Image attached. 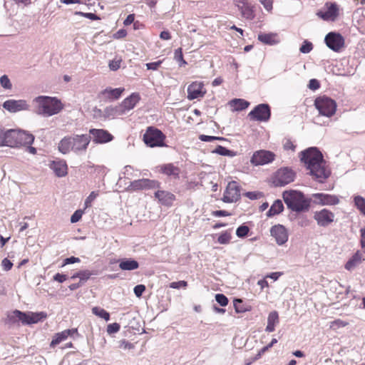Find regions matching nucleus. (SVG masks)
<instances>
[{
    "label": "nucleus",
    "mask_w": 365,
    "mask_h": 365,
    "mask_svg": "<svg viewBox=\"0 0 365 365\" xmlns=\"http://www.w3.org/2000/svg\"><path fill=\"white\" fill-rule=\"evenodd\" d=\"M301 160L309 170L312 178L319 182H324L331 171L323 159L322 153L317 148H309L300 153Z\"/></svg>",
    "instance_id": "f257e3e1"
},
{
    "label": "nucleus",
    "mask_w": 365,
    "mask_h": 365,
    "mask_svg": "<svg viewBox=\"0 0 365 365\" xmlns=\"http://www.w3.org/2000/svg\"><path fill=\"white\" fill-rule=\"evenodd\" d=\"M91 139V135L87 134L64 137L58 143V150L63 154H67L70 151L75 153H85Z\"/></svg>",
    "instance_id": "f03ea898"
},
{
    "label": "nucleus",
    "mask_w": 365,
    "mask_h": 365,
    "mask_svg": "<svg viewBox=\"0 0 365 365\" xmlns=\"http://www.w3.org/2000/svg\"><path fill=\"white\" fill-rule=\"evenodd\" d=\"M36 106V112L45 117L58 114L63 110V105L56 97L40 96L34 99Z\"/></svg>",
    "instance_id": "7ed1b4c3"
},
{
    "label": "nucleus",
    "mask_w": 365,
    "mask_h": 365,
    "mask_svg": "<svg viewBox=\"0 0 365 365\" xmlns=\"http://www.w3.org/2000/svg\"><path fill=\"white\" fill-rule=\"evenodd\" d=\"M4 146L19 148L31 145L34 141V136L27 131L18 129H9L5 131Z\"/></svg>",
    "instance_id": "20e7f679"
},
{
    "label": "nucleus",
    "mask_w": 365,
    "mask_h": 365,
    "mask_svg": "<svg viewBox=\"0 0 365 365\" xmlns=\"http://www.w3.org/2000/svg\"><path fill=\"white\" fill-rule=\"evenodd\" d=\"M282 197L287 207L292 211L300 212L309 210L310 200L306 198L304 194L299 191H284Z\"/></svg>",
    "instance_id": "39448f33"
},
{
    "label": "nucleus",
    "mask_w": 365,
    "mask_h": 365,
    "mask_svg": "<svg viewBox=\"0 0 365 365\" xmlns=\"http://www.w3.org/2000/svg\"><path fill=\"white\" fill-rule=\"evenodd\" d=\"M46 317L44 312H22L19 310H14L7 314V323L16 324L21 322L22 324H32L38 323Z\"/></svg>",
    "instance_id": "423d86ee"
},
{
    "label": "nucleus",
    "mask_w": 365,
    "mask_h": 365,
    "mask_svg": "<svg viewBox=\"0 0 365 365\" xmlns=\"http://www.w3.org/2000/svg\"><path fill=\"white\" fill-rule=\"evenodd\" d=\"M314 106L321 116L331 118L336 111V103L329 97L322 96L314 101Z\"/></svg>",
    "instance_id": "0eeeda50"
},
{
    "label": "nucleus",
    "mask_w": 365,
    "mask_h": 365,
    "mask_svg": "<svg viewBox=\"0 0 365 365\" xmlns=\"http://www.w3.org/2000/svg\"><path fill=\"white\" fill-rule=\"evenodd\" d=\"M165 138L163 132L153 127H148L143 135L144 143L150 148L164 146Z\"/></svg>",
    "instance_id": "6e6552de"
},
{
    "label": "nucleus",
    "mask_w": 365,
    "mask_h": 365,
    "mask_svg": "<svg viewBox=\"0 0 365 365\" xmlns=\"http://www.w3.org/2000/svg\"><path fill=\"white\" fill-rule=\"evenodd\" d=\"M160 183L158 180L143 178L130 182L126 187L128 192H135L143 190L155 189L160 187Z\"/></svg>",
    "instance_id": "1a4fd4ad"
},
{
    "label": "nucleus",
    "mask_w": 365,
    "mask_h": 365,
    "mask_svg": "<svg viewBox=\"0 0 365 365\" xmlns=\"http://www.w3.org/2000/svg\"><path fill=\"white\" fill-rule=\"evenodd\" d=\"M309 200L313 204L320 206L336 205L339 203V199L336 195L323 192L312 194Z\"/></svg>",
    "instance_id": "9d476101"
},
{
    "label": "nucleus",
    "mask_w": 365,
    "mask_h": 365,
    "mask_svg": "<svg viewBox=\"0 0 365 365\" xmlns=\"http://www.w3.org/2000/svg\"><path fill=\"white\" fill-rule=\"evenodd\" d=\"M295 173L290 168L279 169L274 175V183L276 186H284L294 180Z\"/></svg>",
    "instance_id": "9b49d317"
},
{
    "label": "nucleus",
    "mask_w": 365,
    "mask_h": 365,
    "mask_svg": "<svg viewBox=\"0 0 365 365\" xmlns=\"http://www.w3.org/2000/svg\"><path fill=\"white\" fill-rule=\"evenodd\" d=\"M324 9L318 11L317 15L324 21H334L339 16V6L335 2H327Z\"/></svg>",
    "instance_id": "f8f14e48"
},
{
    "label": "nucleus",
    "mask_w": 365,
    "mask_h": 365,
    "mask_svg": "<svg viewBox=\"0 0 365 365\" xmlns=\"http://www.w3.org/2000/svg\"><path fill=\"white\" fill-rule=\"evenodd\" d=\"M274 158L275 155L274 153L269 150H259L253 153L250 163L255 166L264 165L272 163Z\"/></svg>",
    "instance_id": "ddd939ff"
},
{
    "label": "nucleus",
    "mask_w": 365,
    "mask_h": 365,
    "mask_svg": "<svg viewBox=\"0 0 365 365\" xmlns=\"http://www.w3.org/2000/svg\"><path fill=\"white\" fill-rule=\"evenodd\" d=\"M248 115L253 120L267 121L271 115L270 108L268 104H259L250 112Z\"/></svg>",
    "instance_id": "4468645a"
},
{
    "label": "nucleus",
    "mask_w": 365,
    "mask_h": 365,
    "mask_svg": "<svg viewBox=\"0 0 365 365\" xmlns=\"http://www.w3.org/2000/svg\"><path fill=\"white\" fill-rule=\"evenodd\" d=\"M240 197V187L235 181L230 182L224 192L222 201L227 203L237 202Z\"/></svg>",
    "instance_id": "2eb2a0df"
},
{
    "label": "nucleus",
    "mask_w": 365,
    "mask_h": 365,
    "mask_svg": "<svg viewBox=\"0 0 365 365\" xmlns=\"http://www.w3.org/2000/svg\"><path fill=\"white\" fill-rule=\"evenodd\" d=\"M326 45L332 51L339 52L344 46V38L338 33L330 32L325 36Z\"/></svg>",
    "instance_id": "dca6fc26"
},
{
    "label": "nucleus",
    "mask_w": 365,
    "mask_h": 365,
    "mask_svg": "<svg viewBox=\"0 0 365 365\" xmlns=\"http://www.w3.org/2000/svg\"><path fill=\"white\" fill-rule=\"evenodd\" d=\"M2 107L9 113H17L23 110H28L29 105L24 99L15 100L9 99L4 101Z\"/></svg>",
    "instance_id": "f3484780"
},
{
    "label": "nucleus",
    "mask_w": 365,
    "mask_h": 365,
    "mask_svg": "<svg viewBox=\"0 0 365 365\" xmlns=\"http://www.w3.org/2000/svg\"><path fill=\"white\" fill-rule=\"evenodd\" d=\"M334 214L327 210L322 209L319 211H316L314 213V219L317 221V225L320 227H327L334 220Z\"/></svg>",
    "instance_id": "a211bd4d"
},
{
    "label": "nucleus",
    "mask_w": 365,
    "mask_h": 365,
    "mask_svg": "<svg viewBox=\"0 0 365 365\" xmlns=\"http://www.w3.org/2000/svg\"><path fill=\"white\" fill-rule=\"evenodd\" d=\"M139 99L140 97L138 93H133L129 97L124 99V101L122 102V104L120 106L115 107V108H107L106 109V112L108 113L109 110H115V113H123L126 110H130L133 109L136 105V103L138 102Z\"/></svg>",
    "instance_id": "6ab92c4d"
},
{
    "label": "nucleus",
    "mask_w": 365,
    "mask_h": 365,
    "mask_svg": "<svg viewBox=\"0 0 365 365\" xmlns=\"http://www.w3.org/2000/svg\"><path fill=\"white\" fill-rule=\"evenodd\" d=\"M270 234L279 245L285 244L288 240V232L284 226L276 225L271 227Z\"/></svg>",
    "instance_id": "aec40b11"
},
{
    "label": "nucleus",
    "mask_w": 365,
    "mask_h": 365,
    "mask_svg": "<svg viewBox=\"0 0 365 365\" xmlns=\"http://www.w3.org/2000/svg\"><path fill=\"white\" fill-rule=\"evenodd\" d=\"M89 135L93 136V142L98 144L106 143L113 139V136L108 131L103 129H90Z\"/></svg>",
    "instance_id": "412c9836"
},
{
    "label": "nucleus",
    "mask_w": 365,
    "mask_h": 365,
    "mask_svg": "<svg viewBox=\"0 0 365 365\" xmlns=\"http://www.w3.org/2000/svg\"><path fill=\"white\" fill-rule=\"evenodd\" d=\"M205 93L206 91L204 88V84L202 82H192L187 87V98L189 100L202 98Z\"/></svg>",
    "instance_id": "4be33fe9"
},
{
    "label": "nucleus",
    "mask_w": 365,
    "mask_h": 365,
    "mask_svg": "<svg viewBox=\"0 0 365 365\" xmlns=\"http://www.w3.org/2000/svg\"><path fill=\"white\" fill-rule=\"evenodd\" d=\"M49 168L53 171L56 176L64 177L68 173V166L65 160H56L51 162Z\"/></svg>",
    "instance_id": "5701e85b"
},
{
    "label": "nucleus",
    "mask_w": 365,
    "mask_h": 365,
    "mask_svg": "<svg viewBox=\"0 0 365 365\" xmlns=\"http://www.w3.org/2000/svg\"><path fill=\"white\" fill-rule=\"evenodd\" d=\"M123 91L124 88H107L101 92V96L104 99L113 101L118 99Z\"/></svg>",
    "instance_id": "b1692460"
},
{
    "label": "nucleus",
    "mask_w": 365,
    "mask_h": 365,
    "mask_svg": "<svg viewBox=\"0 0 365 365\" xmlns=\"http://www.w3.org/2000/svg\"><path fill=\"white\" fill-rule=\"evenodd\" d=\"M257 38L259 41L267 45H276L279 43V39L277 34L260 33L258 34Z\"/></svg>",
    "instance_id": "393cba45"
},
{
    "label": "nucleus",
    "mask_w": 365,
    "mask_h": 365,
    "mask_svg": "<svg viewBox=\"0 0 365 365\" xmlns=\"http://www.w3.org/2000/svg\"><path fill=\"white\" fill-rule=\"evenodd\" d=\"M155 197L160 203L165 205L172 204L175 200V195L168 191L158 190L155 192Z\"/></svg>",
    "instance_id": "a878e982"
},
{
    "label": "nucleus",
    "mask_w": 365,
    "mask_h": 365,
    "mask_svg": "<svg viewBox=\"0 0 365 365\" xmlns=\"http://www.w3.org/2000/svg\"><path fill=\"white\" fill-rule=\"evenodd\" d=\"M74 333H77L76 329H66L61 332L56 334L51 342V346H54L60 344L61 341L66 340L68 336L72 335Z\"/></svg>",
    "instance_id": "bb28decb"
},
{
    "label": "nucleus",
    "mask_w": 365,
    "mask_h": 365,
    "mask_svg": "<svg viewBox=\"0 0 365 365\" xmlns=\"http://www.w3.org/2000/svg\"><path fill=\"white\" fill-rule=\"evenodd\" d=\"M364 260L363 254L357 251L346 263L345 268L349 270H353L356 267L360 264Z\"/></svg>",
    "instance_id": "cd10ccee"
},
{
    "label": "nucleus",
    "mask_w": 365,
    "mask_h": 365,
    "mask_svg": "<svg viewBox=\"0 0 365 365\" xmlns=\"http://www.w3.org/2000/svg\"><path fill=\"white\" fill-rule=\"evenodd\" d=\"M138 267V262L131 258H124L119 261V268L122 270L131 271Z\"/></svg>",
    "instance_id": "c85d7f7f"
},
{
    "label": "nucleus",
    "mask_w": 365,
    "mask_h": 365,
    "mask_svg": "<svg viewBox=\"0 0 365 365\" xmlns=\"http://www.w3.org/2000/svg\"><path fill=\"white\" fill-rule=\"evenodd\" d=\"M279 323V314L277 311L271 312L267 317V325L265 331L272 332L275 329V326Z\"/></svg>",
    "instance_id": "c756f323"
},
{
    "label": "nucleus",
    "mask_w": 365,
    "mask_h": 365,
    "mask_svg": "<svg viewBox=\"0 0 365 365\" xmlns=\"http://www.w3.org/2000/svg\"><path fill=\"white\" fill-rule=\"evenodd\" d=\"M161 172L173 178H179L180 173V168L173 165V164H166L161 166Z\"/></svg>",
    "instance_id": "7c9ffc66"
},
{
    "label": "nucleus",
    "mask_w": 365,
    "mask_h": 365,
    "mask_svg": "<svg viewBox=\"0 0 365 365\" xmlns=\"http://www.w3.org/2000/svg\"><path fill=\"white\" fill-rule=\"evenodd\" d=\"M229 105L232 108V111H240L246 109L250 103L244 99L235 98L229 102Z\"/></svg>",
    "instance_id": "2f4dec72"
},
{
    "label": "nucleus",
    "mask_w": 365,
    "mask_h": 365,
    "mask_svg": "<svg viewBox=\"0 0 365 365\" xmlns=\"http://www.w3.org/2000/svg\"><path fill=\"white\" fill-rule=\"evenodd\" d=\"M284 209V205L280 200H277L274 202V203L272 205L271 207L268 210L267 215L268 217H272L276 215L279 214L281 212H282Z\"/></svg>",
    "instance_id": "473e14b6"
},
{
    "label": "nucleus",
    "mask_w": 365,
    "mask_h": 365,
    "mask_svg": "<svg viewBox=\"0 0 365 365\" xmlns=\"http://www.w3.org/2000/svg\"><path fill=\"white\" fill-rule=\"evenodd\" d=\"M234 307L237 313H244L251 310L250 305L246 304L240 299H235L234 300Z\"/></svg>",
    "instance_id": "72a5a7b5"
},
{
    "label": "nucleus",
    "mask_w": 365,
    "mask_h": 365,
    "mask_svg": "<svg viewBox=\"0 0 365 365\" xmlns=\"http://www.w3.org/2000/svg\"><path fill=\"white\" fill-rule=\"evenodd\" d=\"M213 153L222 156L234 157L236 155V153L235 151L230 150L222 145H217L213 150Z\"/></svg>",
    "instance_id": "f704fd0d"
},
{
    "label": "nucleus",
    "mask_w": 365,
    "mask_h": 365,
    "mask_svg": "<svg viewBox=\"0 0 365 365\" xmlns=\"http://www.w3.org/2000/svg\"><path fill=\"white\" fill-rule=\"evenodd\" d=\"M92 313L100 318L108 321L110 319V314L99 307H94L92 308Z\"/></svg>",
    "instance_id": "c9c22d12"
},
{
    "label": "nucleus",
    "mask_w": 365,
    "mask_h": 365,
    "mask_svg": "<svg viewBox=\"0 0 365 365\" xmlns=\"http://www.w3.org/2000/svg\"><path fill=\"white\" fill-rule=\"evenodd\" d=\"M354 205L360 212L365 215V199L360 195H356L354 197Z\"/></svg>",
    "instance_id": "e433bc0d"
},
{
    "label": "nucleus",
    "mask_w": 365,
    "mask_h": 365,
    "mask_svg": "<svg viewBox=\"0 0 365 365\" xmlns=\"http://www.w3.org/2000/svg\"><path fill=\"white\" fill-rule=\"evenodd\" d=\"M240 10L243 17L247 19H253V11L247 4L243 3L242 6L240 7Z\"/></svg>",
    "instance_id": "4c0bfd02"
},
{
    "label": "nucleus",
    "mask_w": 365,
    "mask_h": 365,
    "mask_svg": "<svg viewBox=\"0 0 365 365\" xmlns=\"http://www.w3.org/2000/svg\"><path fill=\"white\" fill-rule=\"evenodd\" d=\"M0 85L5 90H11L13 87L7 75H3L0 77Z\"/></svg>",
    "instance_id": "58836bf2"
},
{
    "label": "nucleus",
    "mask_w": 365,
    "mask_h": 365,
    "mask_svg": "<svg viewBox=\"0 0 365 365\" xmlns=\"http://www.w3.org/2000/svg\"><path fill=\"white\" fill-rule=\"evenodd\" d=\"M174 58L176 61L179 62V66H182L187 64V62L183 58L182 51L181 48H178L175 51Z\"/></svg>",
    "instance_id": "ea45409f"
},
{
    "label": "nucleus",
    "mask_w": 365,
    "mask_h": 365,
    "mask_svg": "<svg viewBox=\"0 0 365 365\" xmlns=\"http://www.w3.org/2000/svg\"><path fill=\"white\" fill-rule=\"evenodd\" d=\"M231 240V235L230 233H229L228 232H224L223 233H222L218 239H217V242L221 244V245H226V244H228L230 242Z\"/></svg>",
    "instance_id": "a19ab883"
},
{
    "label": "nucleus",
    "mask_w": 365,
    "mask_h": 365,
    "mask_svg": "<svg viewBox=\"0 0 365 365\" xmlns=\"http://www.w3.org/2000/svg\"><path fill=\"white\" fill-rule=\"evenodd\" d=\"M313 49V45L311 42L305 40L303 44L299 48V51L302 53H309Z\"/></svg>",
    "instance_id": "79ce46f5"
},
{
    "label": "nucleus",
    "mask_w": 365,
    "mask_h": 365,
    "mask_svg": "<svg viewBox=\"0 0 365 365\" xmlns=\"http://www.w3.org/2000/svg\"><path fill=\"white\" fill-rule=\"evenodd\" d=\"M98 195V192H96V191L91 192L85 200V202H84L85 208L91 207L92 202L97 197Z\"/></svg>",
    "instance_id": "37998d69"
},
{
    "label": "nucleus",
    "mask_w": 365,
    "mask_h": 365,
    "mask_svg": "<svg viewBox=\"0 0 365 365\" xmlns=\"http://www.w3.org/2000/svg\"><path fill=\"white\" fill-rule=\"evenodd\" d=\"M215 300L222 307H225L228 304V299L223 294H217L215 295Z\"/></svg>",
    "instance_id": "c03bdc74"
},
{
    "label": "nucleus",
    "mask_w": 365,
    "mask_h": 365,
    "mask_svg": "<svg viewBox=\"0 0 365 365\" xmlns=\"http://www.w3.org/2000/svg\"><path fill=\"white\" fill-rule=\"evenodd\" d=\"M199 139L203 142H212L214 140H223L224 138L222 137H216L206 135H200L199 136Z\"/></svg>",
    "instance_id": "a18cd8bd"
},
{
    "label": "nucleus",
    "mask_w": 365,
    "mask_h": 365,
    "mask_svg": "<svg viewBox=\"0 0 365 365\" xmlns=\"http://www.w3.org/2000/svg\"><path fill=\"white\" fill-rule=\"evenodd\" d=\"M249 232V227L246 225L240 226L236 230V235L239 237H245Z\"/></svg>",
    "instance_id": "49530a36"
},
{
    "label": "nucleus",
    "mask_w": 365,
    "mask_h": 365,
    "mask_svg": "<svg viewBox=\"0 0 365 365\" xmlns=\"http://www.w3.org/2000/svg\"><path fill=\"white\" fill-rule=\"evenodd\" d=\"M120 329V326L118 323L110 324L107 327V332L109 334L117 333Z\"/></svg>",
    "instance_id": "de8ad7c7"
},
{
    "label": "nucleus",
    "mask_w": 365,
    "mask_h": 365,
    "mask_svg": "<svg viewBox=\"0 0 365 365\" xmlns=\"http://www.w3.org/2000/svg\"><path fill=\"white\" fill-rule=\"evenodd\" d=\"M83 214V210H77L71 215V222L72 223H76V222H78L81 219Z\"/></svg>",
    "instance_id": "09e8293b"
},
{
    "label": "nucleus",
    "mask_w": 365,
    "mask_h": 365,
    "mask_svg": "<svg viewBox=\"0 0 365 365\" xmlns=\"http://www.w3.org/2000/svg\"><path fill=\"white\" fill-rule=\"evenodd\" d=\"M93 274H95V273L91 272L89 270L80 271V282L88 280Z\"/></svg>",
    "instance_id": "8fccbe9b"
},
{
    "label": "nucleus",
    "mask_w": 365,
    "mask_h": 365,
    "mask_svg": "<svg viewBox=\"0 0 365 365\" xmlns=\"http://www.w3.org/2000/svg\"><path fill=\"white\" fill-rule=\"evenodd\" d=\"M187 286V282L184 280L178 281V282H173L170 283V287L173 289H179L180 287L185 288Z\"/></svg>",
    "instance_id": "3c124183"
},
{
    "label": "nucleus",
    "mask_w": 365,
    "mask_h": 365,
    "mask_svg": "<svg viewBox=\"0 0 365 365\" xmlns=\"http://www.w3.org/2000/svg\"><path fill=\"white\" fill-rule=\"evenodd\" d=\"M75 14L76 15H78V16H84V17H86V18H87L88 19H91V20L99 19V18L95 14H93V13H83V12H81V11H76Z\"/></svg>",
    "instance_id": "603ef678"
},
{
    "label": "nucleus",
    "mask_w": 365,
    "mask_h": 365,
    "mask_svg": "<svg viewBox=\"0 0 365 365\" xmlns=\"http://www.w3.org/2000/svg\"><path fill=\"white\" fill-rule=\"evenodd\" d=\"M121 60L114 59L109 62L108 66L111 71H117L120 66Z\"/></svg>",
    "instance_id": "864d4df0"
},
{
    "label": "nucleus",
    "mask_w": 365,
    "mask_h": 365,
    "mask_svg": "<svg viewBox=\"0 0 365 365\" xmlns=\"http://www.w3.org/2000/svg\"><path fill=\"white\" fill-rule=\"evenodd\" d=\"M145 290V287L143 284L136 285L133 289L135 296L138 297H141Z\"/></svg>",
    "instance_id": "5fc2aeb1"
},
{
    "label": "nucleus",
    "mask_w": 365,
    "mask_h": 365,
    "mask_svg": "<svg viewBox=\"0 0 365 365\" xmlns=\"http://www.w3.org/2000/svg\"><path fill=\"white\" fill-rule=\"evenodd\" d=\"M161 63H162V61H155V62L148 63L145 64V66H146L147 69H148V70L156 71L160 67Z\"/></svg>",
    "instance_id": "6e6d98bb"
},
{
    "label": "nucleus",
    "mask_w": 365,
    "mask_h": 365,
    "mask_svg": "<svg viewBox=\"0 0 365 365\" xmlns=\"http://www.w3.org/2000/svg\"><path fill=\"white\" fill-rule=\"evenodd\" d=\"M80 261L81 260H80V259L78 257H68V258H66L63 260L62 267L66 266V265L69 264H73V263H76V262H80Z\"/></svg>",
    "instance_id": "4d7b16f0"
},
{
    "label": "nucleus",
    "mask_w": 365,
    "mask_h": 365,
    "mask_svg": "<svg viewBox=\"0 0 365 365\" xmlns=\"http://www.w3.org/2000/svg\"><path fill=\"white\" fill-rule=\"evenodd\" d=\"M1 265L5 271H9L11 269L13 264L7 258H4L1 262Z\"/></svg>",
    "instance_id": "13d9d810"
},
{
    "label": "nucleus",
    "mask_w": 365,
    "mask_h": 365,
    "mask_svg": "<svg viewBox=\"0 0 365 365\" xmlns=\"http://www.w3.org/2000/svg\"><path fill=\"white\" fill-rule=\"evenodd\" d=\"M308 87L313 91L318 89L320 87L319 81L317 79H311L309 82Z\"/></svg>",
    "instance_id": "bf43d9fd"
},
{
    "label": "nucleus",
    "mask_w": 365,
    "mask_h": 365,
    "mask_svg": "<svg viewBox=\"0 0 365 365\" xmlns=\"http://www.w3.org/2000/svg\"><path fill=\"white\" fill-rule=\"evenodd\" d=\"M120 347L124 349H132L134 348V345L130 342L123 339L120 341Z\"/></svg>",
    "instance_id": "052dcab7"
},
{
    "label": "nucleus",
    "mask_w": 365,
    "mask_h": 365,
    "mask_svg": "<svg viewBox=\"0 0 365 365\" xmlns=\"http://www.w3.org/2000/svg\"><path fill=\"white\" fill-rule=\"evenodd\" d=\"M67 275L57 273L53 276V280L59 283H63L67 279Z\"/></svg>",
    "instance_id": "680f3d73"
},
{
    "label": "nucleus",
    "mask_w": 365,
    "mask_h": 365,
    "mask_svg": "<svg viewBox=\"0 0 365 365\" xmlns=\"http://www.w3.org/2000/svg\"><path fill=\"white\" fill-rule=\"evenodd\" d=\"M212 215L215 217H224L230 215V213L226 210H216L212 212Z\"/></svg>",
    "instance_id": "e2e57ef3"
},
{
    "label": "nucleus",
    "mask_w": 365,
    "mask_h": 365,
    "mask_svg": "<svg viewBox=\"0 0 365 365\" xmlns=\"http://www.w3.org/2000/svg\"><path fill=\"white\" fill-rule=\"evenodd\" d=\"M346 325H347L346 322H345L341 319H336L331 322V327H334V326H336L337 327H346Z\"/></svg>",
    "instance_id": "0e129e2a"
},
{
    "label": "nucleus",
    "mask_w": 365,
    "mask_h": 365,
    "mask_svg": "<svg viewBox=\"0 0 365 365\" xmlns=\"http://www.w3.org/2000/svg\"><path fill=\"white\" fill-rule=\"evenodd\" d=\"M259 1L267 11H270L272 9V0H259Z\"/></svg>",
    "instance_id": "69168bd1"
},
{
    "label": "nucleus",
    "mask_w": 365,
    "mask_h": 365,
    "mask_svg": "<svg viewBox=\"0 0 365 365\" xmlns=\"http://www.w3.org/2000/svg\"><path fill=\"white\" fill-rule=\"evenodd\" d=\"M284 148L287 150H292V151H294L295 150V145L291 140H288L284 144Z\"/></svg>",
    "instance_id": "338daca9"
},
{
    "label": "nucleus",
    "mask_w": 365,
    "mask_h": 365,
    "mask_svg": "<svg viewBox=\"0 0 365 365\" xmlns=\"http://www.w3.org/2000/svg\"><path fill=\"white\" fill-rule=\"evenodd\" d=\"M361 232V244L362 248L364 250L365 252V228H362L360 230Z\"/></svg>",
    "instance_id": "774afa93"
}]
</instances>
